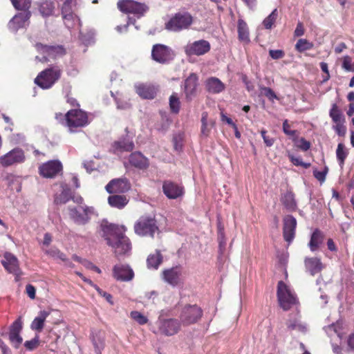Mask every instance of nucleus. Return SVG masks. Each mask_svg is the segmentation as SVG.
Returning <instances> with one entry per match:
<instances>
[{
	"instance_id": "obj_1",
	"label": "nucleus",
	"mask_w": 354,
	"mask_h": 354,
	"mask_svg": "<svg viewBox=\"0 0 354 354\" xmlns=\"http://www.w3.org/2000/svg\"><path fill=\"white\" fill-rule=\"evenodd\" d=\"M100 227L107 245L113 248L116 256L125 254L130 251L131 242L124 234V227H119L117 225L106 222L102 223Z\"/></svg>"
},
{
	"instance_id": "obj_2",
	"label": "nucleus",
	"mask_w": 354,
	"mask_h": 354,
	"mask_svg": "<svg viewBox=\"0 0 354 354\" xmlns=\"http://www.w3.org/2000/svg\"><path fill=\"white\" fill-rule=\"evenodd\" d=\"M133 229L138 236L151 238L154 237L155 233L159 230L155 216L150 214L140 216L136 221Z\"/></svg>"
},
{
	"instance_id": "obj_3",
	"label": "nucleus",
	"mask_w": 354,
	"mask_h": 354,
	"mask_svg": "<svg viewBox=\"0 0 354 354\" xmlns=\"http://www.w3.org/2000/svg\"><path fill=\"white\" fill-rule=\"evenodd\" d=\"M56 119L72 131L73 128L84 126L87 122L88 117L86 113L80 109H72L64 115L62 113L56 114Z\"/></svg>"
},
{
	"instance_id": "obj_4",
	"label": "nucleus",
	"mask_w": 354,
	"mask_h": 354,
	"mask_svg": "<svg viewBox=\"0 0 354 354\" xmlns=\"http://www.w3.org/2000/svg\"><path fill=\"white\" fill-rule=\"evenodd\" d=\"M277 296L279 306L285 311L299 302L296 294L283 281L277 283Z\"/></svg>"
},
{
	"instance_id": "obj_5",
	"label": "nucleus",
	"mask_w": 354,
	"mask_h": 354,
	"mask_svg": "<svg viewBox=\"0 0 354 354\" xmlns=\"http://www.w3.org/2000/svg\"><path fill=\"white\" fill-rule=\"evenodd\" d=\"M62 69L56 65L42 71L35 79V83L43 89L51 88L60 78Z\"/></svg>"
},
{
	"instance_id": "obj_6",
	"label": "nucleus",
	"mask_w": 354,
	"mask_h": 354,
	"mask_svg": "<svg viewBox=\"0 0 354 354\" xmlns=\"http://www.w3.org/2000/svg\"><path fill=\"white\" fill-rule=\"evenodd\" d=\"M203 315V309L196 304H186L179 313V322L184 326H190L198 322Z\"/></svg>"
},
{
	"instance_id": "obj_7",
	"label": "nucleus",
	"mask_w": 354,
	"mask_h": 354,
	"mask_svg": "<svg viewBox=\"0 0 354 354\" xmlns=\"http://www.w3.org/2000/svg\"><path fill=\"white\" fill-rule=\"evenodd\" d=\"M193 23V17L187 12L176 13L166 24L165 28L179 32L188 29Z\"/></svg>"
},
{
	"instance_id": "obj_8",
	"label": "nucleus",
	"mask_w": 354,
	"mask_h": 354,
	"mask_svg": "<svg viewBox=\"0 0 354 354\" xmlns=\"http://www.w3.org/2000/svg\"><path fill=\"white\" fill-rule=\"evenodd\" d=\"M35 48L39 53L43 54L42 57H35V59L41 62H46L48 61L49 57L54 59L64 55L66 53L62 46H47L43 45L41 43H37Z\"/></svg>"
},
{
	"instance_id": "obj_9",
	"label": "nucleus",
	"mask_w": 354,
	"mask_h": 354,
	"mask_svg": "<svg viewBox=\"0 0 354 354\" xmlns=\"http://www.w3.org/2000/svg\"><path fill=\"white\" fill-rule=\"evenodd\" d=\"M118 9L124 13H131L140 17L148 10V6L133 0H120L117 3Z\"/></svg>"
},
{
	"instance_id": "obj_10",
	"label": "nucleus",
	"mask_w": 354,
	"mask_h": 354,
	"mask_svg": "<svg viewBox=\"0 0 354 354\" xmlns=\"http://www.w3.org/2000/svg\"><path fill=\"white\" fill-rule=\"evenodd\" d=\"M329 115L335 124L333 129L337 134L339 136H344L346 133V127L344 125L346 122L345 117L336 104H332Z\"/></svg>"
},
{
	"instance_id": "obj_11",
	"label": "nucleus",
	"mask_w": 354,
	"mask_h": 354,
	"mask_svg": "<svg viewBox=\"0 0 354 354\" xmlns=\"http://www.w3.org/2000/svg\"><path fill=\"white\" fill-rule=\"evenodd\" d=\"M158 333L165 336H171L179 332L181 324L176 319H162L157 322Z\"/></svg>"
},
{
	"instance_id": "obj_12",
	"label": "nucleus",
	"mask_w": 354,
	"mask_h": 354,
	"mask_svg": "<svg viewBox=\"0 0 354 354\" xmlns=\"http://www.w3.org/2000/svg\"><path fill=\"white\" fill-rule=\"evenodd\" d=\"M25 160L26 156L24 150L19 147H16L0 157V164L2 167H7L22 163Z\"/></svg>"
},
{
	"instance_id": "obj_13",
	"label": "nucleus",
	"mask_w": 354,
	"mask_h": 354,
	"mask_svg": "<svg viewBox=\"0 0 354 354\" xmlns=\"http://www.w3.org/2000/svg\"><path fill=\"white\" fill-rule=\"evenodd\" d=\"M183 267L180 265L165 269L162 271L161 277L163 281L172 286H176L181 281Z\"/></svg>"
},
{
	"instance_id": "obj_14",
	"label": "nucleus",
	"mask_w": 354,
	"mask_h": 354,
	"mask_svg": "<svg viewBox=\"0 0 354 354\" xmlns=\"http://www.w3.org/2000/svg\"><path fill=\"white\" fill-rule=\"evenodd\" d=\"M210 49L209 42L205 39H201L188 44L185 48V52L188 56H201L208 53Z\"/></svg>"
},
{
	"instance_id": "obj_15",
	"label": "nucleus",
	"mask_w": 354,
	"mask_h": 354,
	"mask_svg": "<svg viewBox=\"0 0 354 354\" xmlns=\"http://www.w3.org/2000/svg\"><path fill=\"white\" fill-rule=\"evenodd\" d=\"M297 222L292 215H286L283 218V237L288 243H291L295 237Z\"/></svg>"
},
{
	"instance_id": "obj_16",
	"label": "nucleus",
	"mask_w": 354,
	"mask_h": 354,
	"mask_svg": "<svg viewBox=\"0 0 354 354\" xmlns=\"http://www.w3.org/2000/svg\"><path fill=\"white\" fill-rule=\"evenodd\" d=\"M109 194H124L131 189V183L126 178H114L105 187Z\"/></svg>"
},
{
	"instance_id": "obj_17",
	"label": "nucleus",
	"mask_w": 354,
	"mask_h": 354,
	"mask_svg": "<svg viewBox=\"0 0 354 354\" xmlns=\"http://www.w3.org/2000/svg\"><path fill=\"white\" fill-rule=\"evenodd\" d=\"M151 57L156 62L165 64L172 58L171 49L163 44H155L152 48Z\"/></svg>"
},
{
	"instance_id": "obj_18",
	"label": "nucleus",
	"mask_w": 354,
	"mask_h": 354,
	"mask_svg": "<svg viewBox=\"0 0 354 354\" xmlns=\"http://www.w3.org/2000/svg\"><path fill=\"white\" fill-rule=\"evenodd\" d=\"M162 192L169 199H176L184 195V187L171 180H165L162 183Z\"/></svg>"
},
{
	"instance_id": "obj_19",
	"label": "nucleus",
	"mask_w": 354,
	"mask_h": 354,
	"mask_svg": "<svg viewBox=\"0 0 354 354\" xmlns=\"http://www.w3.org/2000/svg\"><path fill=\"white\" fill-rule=\"evenodd\" d=\"M62 169V165L58 160H51L39 167V174L45 178H53Z\"/></svg>"
},
{
	"instance_id": "obj_20",
	"label": "nucleus",
	"mask_w": 354,
	"mask_h": 354,
	"mask_svg": "<svg viewBox=\"0 0 354 354\" xmlns=\"http://www.w3.org/2000/svg\"><path fill=\"white\" fill-rule=\"evenodd\" d=\"M21 330L22 322L21 320V317H19L10 326L9 332V339L12 346L16 348H19L23 341V339L20 335Z\"/></svg>"
},
{
	"instance_id": "obj_21",
	"label": "nucleus",
	"mask_w": 354,
	"mask_h": 354,
	"mask_svg": "<svg viewBox=\"0 0 354 354\" xmlns=\"http://www.w3.org/2000/svg\"><path fill=\"white\" fill-rule=\"evenodd\" d=\"M1 263L5 269L10 273H12L17 277L21 274L18 259L10 252H6L4 254Z\"/></svg>"
},
{
	"instance_id": "obj_22",
	"label": "nucleus",
	"mask_w": 354,
	"mask_h": 354,
	"mask_svg": "<svg viewBox=\"0 0 354 354\" xmlns=\"http://www.w3.org/2000/svg\"><path fill=\"white\" fill-rule=\"evenodd\" d=\"M31 15L30 11L20 12L15 15L8 23L9 28L12 31H17L19 28L26 26V22L28 21Z\"/></svg>"
},
{
	"instance_id": "obj_23",
	"label": "nucleus",
	"mask_w": 354,
	"mask_h": 354,
	"mask_svg": "<svg viewBox=\"0 0 354 354\" xmlns=\"http://www.w3.org/2000/svg\"><path fill=\"white\" fill-rule=\"evenodd\" d=\"M69 216L75 223L79 224H84L88 218L87 206L78 205L75 208H68Z\"/></svg>"
},
{
	"instance_id": "obj_24",
	"label": "nucleus",
	"mask_w": 354,
	"mask_h": 354,
	"mask_svg": "<svg viewBox=\"0 0 354 354\" xmlns=\"http://www.w3.org/2000/svg\"><path fill=\"white\" fill-rule=\"evenodd\" d=\"M113 277L119 281H129L134 276L133 271L128 266L117 265L113 270Z\"/></svg>"
},
{
	"instance_id": "obj_25",
	"label": "nucleus",
	"mask_w": 354,
	"mask_h": 354,
	"mask_svg": "<svg viewBox=\"0 0 354 354\" xmlns=\"http://www.w3.org/2000/svg\"><path fill=\"white\" fill-rule=\"evenodd\" d=\"M198 86V77L194 73H191L185 80V93L187 100H191L196 93Z\"/></svg>"
},
{
	"instance_id": "obj_26",
	"label": "nucleus",
	"mask_w": 354,
	"mask_h": 354,
	"mask_svg": "<svg viewBox=\"0 0 354 354\" xmlns=\"http://www.w3.org/2000/svg\"><path fill=\"white\" fill-rule=\"evenodd\" d=\"M129 162L132 167L142 170L147 169L149 165L148 158L139 151L131 153L129 158Z\"/></svg>"
},
{
	"instance_id": "obj_27",
	"label": "nucleus",
	"mask_w": 354,
	"mask_h": 354,
	"mask_svg": "<svg viewBox=\"0 0 354 354\" xmlns=\"http://www.w3.org/2000/svg\"><path fill=\"white\" fill-rule=\"evenodd\" d=\"M111 148L113 153L115 154L124 151L129 152L134 149V143L132 140L124 138L113 142Z\"/></svg>"
},
{
	"instance_id": "obj_28",
	"label": "nucleus",
	"mask_w": 354,
	"mask_h": 354,
	"mask_svg": "<svg viewBox=\"0 0 354 354\" xmlns=\"http://www.w3.org/2000/svg\"><path fill=\"white\" fill-rule=\"evenodd\" d=\"M75 6H61L62 15L65 26L68 28H72L77 21V19L74 14L73 7Z\"/></svg>"
},
{
	"instance_id": "obj_29",
	"label": "nucleus",
	"mask_w": 354,
	"mask_h": 354,
	"mask_svg": "<svg viewBox=\"0 0 354 354\" xmlns=\"http://www.w3.org/2000/svg\"><path fill=\"white\" fill-rule=\"evenodd\" d=\"M306 269L311 275L314 276L320 272L323 269V266L320 259L317 257H308L304 260Z\"/></svg>"
},
{
	"instance_id": "obj_30",
	"label": "nucleus",
	"mask_w": 354,
	"mask_h": 354,
	"mask_svg": "<svg viewBox=\"0 0 354 354\" xmlns=\"http://www.w3.org/2000/svg\"><path fill=\"white\" fill-rule=\"evenodd\" d=\"M108 197V203L112 207L119 209H123L129 203V199L125 195L111 194Z\"/></svg>"
},
{
	"instance_id": "obj_31",
	"label": "nucleus",
	"mask_w": 354,
	"mask_h": 354,
	"mask_svg": "<svg viewBox=\"0 0 354 354\" xmlns=\"http://www.w3.org/2000/svg\"><path fill=\"white\" fill-rule=\"evenodd\" d=\"M208 113L207 111H204L201 114V133L203 136L208 137L211 133L212 129L215 125V121L212 119L208 118Z\"/></svg>"
},
{
	"instance_id": "obj_32",
	"label": "nucleus",
	"mask_w": 354,
	"mask_h": 354,
	"mask_svg": "<svg viewBox=\"0 0 354 354\" xmlns=\"http://www.w3.org/2000/svg\"><path fill=\"white\" fill-rule=\"evenodd\" d=\"M136 93L144 99H153L156 95V88L152 85L141 84L136 87Z\"/></svg>"
},
{
	"instance_id": "obj_33",
	"label": "nucleus",
	"mask_w": 354,
	"mask_h": 354,
	"mask_svg": "<svg viewBox=\"0 0 354 354\" xmlns=\"http://www.w3.org/2000/svg\"><path fill=\"white\" fill-rule=\"evenodd\" d=\"M281 202L289 212H295L297 208L295 194L291 191H288L281 196Z\"/></svg>"
},
{
	"instance_id": "obj_34",
	"label": "nucleus",
	"mask_w": 354,
	"mask_h": 354,
	"mask_svg": "<svg viewBox=\"0 0 354 354\" xmlns=\"http://www.w3.org/2000/svg\"><path fill=\"white\" fill-rule=\"evenodd\" d=\"M205 87L209 93H219L225 89L224 84L217 77H210L206 80Z\"/></svg>"
},
{
	"instance_id": "obj_35",
	"label": "nucleus",
	"mask_w": 354,
	"mask_h": 354,
	"mask_svg": "<svg viewBox=\"0 0 354 354\" xmlns=\"http://www.w3.org/2000/svg\"><path fill=\"white\" fill-rule=\"evenodd\" d=\"M61 188V193L55 198L54 202L57 205L65 204L72 198L71 189L66 183H62Z\"/></svg>"
},
{
	"instance_id": "obj_36",
	"label": "nucleus",
	"mask_w": 354,
	"mask_h": 354,
	"mask_svg": "<svg viewBox=\"0 0 354 354\" xmlns=\"http://www.w3.org/2000/svg\"><path fill=\"white\" fill-rule=\"evenodd\" d=\"M324 234L319 229H315L310 236L308 247L312 252L317 250L319 246L323 243Z\"/></svg>"
},
{
	"instance_id": "obj_37",
	"label": "nucleus",
	"mask_w": 354,
	"mask_h": 354,
	"mask_svg": "<svg viewBox=\"0 0 354 354\" xmlns=\"http://www.w3.org/2000/svg\"><path fill=\"white\" fill-rule=\"evenodd\" d=\"M49 315L50 311L41 310L32 322L30 328L39 333L41 332L44 326V322Z\"/></svg>"
},
{
	"instance_id": "obj_38",
	"label": "nucleus",
	"mask_w": 354,
	"mask_h": 354,
	"mask_svg": "<svg viewBox=\"0 0 354 354\" xmlns=\"http://www.w3.org/2000/svg\"><path fill=\"white\" fill-rule=\"evenodd\" d=\"M237 31L239 40L244 44L250 41L248 26L245 21L239 19L237 22Z\"/></svg>"
},
{
	"instance_id": "obj_39",
	"label": "nucleus",
	"mask_w": 354,
	"mask_h": 354,
	"mask_svg": "<svg viewBox=\"0 0 354 354\" xmlns=\"http://www.w3.org/2000/svg\"><path fill=\"white\" fill-rule=\"evenodd\" d=\"M162 255L160 250H156L154 254L149 255L147 259V267L149 268L158 269L162 262Z\"/></svg>"
},
{
	"instance_id": "obj_40",
	"label": "nucleus",
	"mask_w": 354,
	"mask_h": 354,
	"mask_svg": "<svg viewBox=\"0 0 354 354\" xmlns=\"http://www.w3.org/2000/svg\"><path fill=\"white\" fill-rule=\"evenodd\" d=\"M348 156V151L343 143H339L336 150V156L339 166L342 168Z\"/></svg>"
},
{
	"instance_id": "obj_41",
	"label": "nucleus",
	"mask_w": 354,
	"mask_h": 354,
	"mask_svg": "<svg viewBox=\"0 0 354 354\" xmlns=\"http://www.w3.org/2000/svg\"><path fill=\"white\" fill-rule=\"evenodd\" d=\"M46 253L47 254L50 255V257H53L54 259H60L62 261L66 262V264L68 266H69V267L72 266V263L67 260V259L66 258V255L63 252L59 251L58 249L50 248V249L46 250Z\"/></svg>"
},
{
	"instance_id": "obj_42",
	"label": "nucleus",
	"mask_w": 354,
	"mask_h": 354,
	"mask_svg": "<svg viewBox=\"0 0 354 354\" xmlns=\"http://www.w3.org/2000/svg\"><path fill=\"white\" fill-rule=\"evenodd\" d=\"M169 108L172 113L178 114L180 109V102L177 93H174L169 97Z\"/></svg>"
},
{
	"instance_id": "obj_43",
	"label": "nucleus",
	"mask_w": 354,
	"mask_h": 354,
	"mask_svg": "<svg viewBox=\"0 0 354 354\" xmlns=\"http://www.w3.org/2000/svg\"><path fill=\"white\" fill-rule=\"evenodd\" d=\"M283 131L286 135L290 137L294 143L297 142V138H298L299 133L297 130H292L291 126L288 123V120H285L283 122Z\"/></svg>"
},
{
	"instance_id": "obj_44",
	"label": "nucleus",
	"mask_w": 354,
	"mask_h": 354,
	"mask_svg": "<svg viewBox=\"0 0 354 354\" xmlns=\"http://www.w3.org/2000/svg\"><path fill=\"white\" fill-rule=\"evenodd\" d=\"M278 17L277 9L275 8L266 18L263 21V25L266 29H271L274 24Z\"/></svg>"
},
{
	"instance_id": "obj_45",
	"label": "nucleus",
	"mask_w": 354,
	"mask_h": 354,
	"mask_svg": "<svg viewBox=\"0 0 354 354\" xmlns=\"http://www.w3.org/2000/svg\"><path fill=\"white\" fill-rule=\"evenodd\" d=\"M54 8L55 7L53 1H46L40 5L39 10L43 16L47 17L53 14Z\"/></svg>"
},
{
	"instance_id": "obj_46",
	"label": "nucleus",
	"mask_w": 354,
	"mask_h": 354,
	"mask_svg": "<svg viewBox=\"0 0 354 354\" xmlns=\"http://www.w3.org/2000/svg\"><path fill=\"white\" fill-rule=\"evenodd\" d=\"M313 44L306 39H299L295 44V49L303 53L306 50H310L313 48Z\"/></svg>"
},
{
	"instance_id": "obj_47",
	"label": "nucleus",
	"mask_w": 354,
	"mask_h": 354,
	"mask_svg": "<svg viewBox=\"0 0 354 354\" xmlns=\"http://www.w3.org/2000/svg\"><path fill=\"white\" fill-rule=\"evenodd\" d=\"M15 9L23 10L25 12L29 11L31 5V0H10Z\"/></svg>"
},
{
	"instance_id": "obj_48",
	"label": "nucleus",
	"mask_w": 354,
	"mask_h": 354,
	"mask_svg": "<svg viewBox=\"0 0 354 354\" xmlns=\"http://www.w3.org/2000/svg\"><path fill=\"white\" fill-rule=\"evenodd\" d=\"M131 317L140 325H144L148 322L147 317L143 315L141 313L136 310L131 312Z\"/></svg>"
},
{
	"instance_id": "obj_49",
	"label": "nucleus",
	"mask_w": 354,
	"mask_h": 354,
	"mask_svg": "<svg viewBox=\"0 0 354 354\" xmlns=\"http://www.w3.org/2000/svg\"><path fill=\"white\" fill-rule=\"evenodd\" d=\"M328 171V168L327 166L324 167V169L323 171H318L317 169L313 170V176L314 177L319 181L321 183H324L326 180V174Z\"/></svg>"
},
{
	"instance_id": "obj_50",
	"label": "nucleus",
	"mask_w": 354,
	"mask_h": 354,
	"mask_svg": "<svg viewBox=\"0 0 354 354\" xmlns=\"http://www.w3.org/2000/svg\"><path fill=\"white\" fill-rule=\"evenodd\" d=\"M39 345V336L36 335L32 339L29 341H26L24 343V346L28 351H33L37 348Z\"/></svg>"
},
{
	"instance_id": "obj_51",
	"label": "nucleus",
	"mask_w": 354,
	"mask_h": 354,
	"mask_svg": "<svg viewBox=\"0 0 354 354\" xmlns=\"http://www.w3.org/2000/svg\"><path fill=\"white\" fill-rule=\"evenodd\" d=\"M297 148L299 149L306 151L310 148V142L308 140H306L304 138H301L299 140H298V138H297V142L295 143Z\"/></svg>"
},
{
	"instance_id": "obj_52",
	"label": "nucleus",
	"mask_w": 354,
	"mask_h": 354,
	"mask_svg": "<svg viewBox=\"0 0 354 354\" xmlns=\"http://www.w3.org/2000/svg\"><path fill=\"white\" fill-rule=\"evenodd\" d=\"M90 286H93L95 290L97 291L98 294L100 295V296H102L104 297L106 300L111 304H113V302L112 301V296L111 294L108 293V292H106L104 291H103L102 290H101L99 287H97L96 285L93 284L92 283V281L90 280Z\"/></svg>"
},
{
	"instance_id": "obj_53",
	"label": "nucleus",
	"mask_w": 354,
	"mask_h": 354,
	"mask_svg": "<svg viewBox=\"0 0 354 354\" xmlns=\"http://www.w3.org/2000/svg\"><path fill=\"white\" fill-rule=\"evenodd\" d=\"M352 59L350 56L346 55L343 58L342 68L348 71H354V66L351 65Z\"/></svg>"
},
{
	"instance_id": "obj_54",
	"label": "nucleus",
	"mask_w": 354,
	"mask_h": 354,
	"mask_svg": "<svg viewBox=\"0 0 354 354\" xmlns=\"http://www.w3.org/2000/svg\"><path fill=\"white\" fill-rule=\"evenodd\" d=\"M266 133H267L266 130L262 129L261 131V134L262 138L263 139L264 143L266 144V145L267 147H271L274 143V139L267 136Z\"/></svg>"
},
{
	"instance_id": "obj_55",
	"label": "nucleus",
	"mask_w": 354,
	"mask_h": 354,
	"mask_svg": "<svg viewBox=\"0 0 354 354\" xmlns=\"http://www.w3.org/2000/svg\"><path fill=\"white\" fill-rule=\"evenodd\" d=\"M269 55L273 59H279L285 56V53L282 50H270Z\"/></svg>"
},
{
	"instance_id": "obj_56",
	"label": "nucleus",
	"mask_w": 354,
	"mask_h": 354,
	"mask_svg": "<svg viewBox=\"0 0 354 354\" xmlns=\"http://www.w3.org/2000/svg\"><path fill=\"white\" fill-rule=\"evenodd\" d=\"M305 30L301 22H298L295 30L294 35L295 37H301L304 35Z\"/></svg>"
},
{
	"instance_id": "obj_57",
	"label": "nucleus",
	"mask_w": 354,
	"mask_h": 354,
	"mask_svg": "<svg viewBox=\"0 0 354 354\" xmlns=\"http://www.w3.org/2000/svg\"><path fill=\"white\" fill-rule=\"evenodd\" d=\"M218 243H219V252L221 254H223L225 250L226 246V241L223 234H221L218 237Z\"/></svg>"
},
{
	"instance_id": "obj_58",
	"label": "nucleus",
	"mask_w": 354,
	"mask_h": 354,
	"mask_svg": "<svg viewBox=\"0 0 354 354\" xmlns=\"http://www.w3.org/2000/svg\"><path fill=\"white\" fill-rule=\"evenodd\" d=\"M263 90L264 91V95L269 99L272 100L273 99L277 98V95L273 90L269 87H263Z\"/></svg>"
},
{
	"instance_id": "obj_59",
	"label": "nucleus",
	"mask_w": 354,
	"mask_h": 354,
	"mask_svg": "<svg viewBox=\"0 0 354 354\" xmlns=\"http://www.w3.org/2000/svg\"><path fill=\"white\" fill-rule=\"evenodd\" d=\"M26 292L28 297L31 299H34L35 297V288L31 284H28L26 287Z\"/></svg>"
},
{
	"instance_id": "obj_60",
	"label": "nucleus",
	"mask_w": 354,
	"mask_h": 354,
	"mask_svg": "<svg viewBox=\"0 0 354 354\" xmlns=\"http://www.w3.org/2000/svg\"><path fill=\"white\" fill-rule=\"evenodd\" d=\"M288 157L291 162L295 166H301L302 160L299 158H295L292 153H288Z\"/></svg>"
},
{
	"instance_id": "obj_61",
	"label": "nucleus",
	"mask_w": 354,
	"mask_h": 354,
	"mask_svg": "<svg viewBox=\"0 0 354 354\" xmlns=\"http://www.w3.org/2000/svg\"><path fill=\"white\" fill-rule=\"evenodd\" d=\"M221 120L222 122H226L231 127H232L233 125L235 124V123L232 121V120L230 118L225 115L223 112L221 113Z\"/></svg>"
},
{
	"instance_id": "obj_62",
	"label": "nucleus",
	"mask_w": 354,
	"mask_h": 354,
	"mask_svg": "<svg viewBox=\"0 0 354 354\" xmlns=\"http://www.w3.org/2000/svg\"><path fill=\"white\" fill-rule=\"evenodd\" d=\"M320 68L322 71L327 75L326 77L324 80V81L328 80L330 77L328 64L326 62H321Z\"/></svg>"
},
{
	"instance_id": "obj_63",
	"label": "nucleus",
	"mask_w": 354,
	"mask_h": 354,
	"mask_svg": "<svg viewBox=\"0 0 354 354\" xmlns=\"http://www.w3.org/2000/svg\"><path fill=\"white\" fill-rule=\"evenodd\" d=\"M286 326L290 330H295L298 326V322L296 319L289 320L286 322Z\"/></svg>"
},
{
	"instance_id": "obj_64",
	"label": "nucleus",
	"mask_w": 354,
	"mask_h": 354,
	"mask_svg": "<svg viewBox=\"0 0 354 354\" xmlns=\"http://www.w3.org/2000/svg\"><path fill=\"white\" fill-rule=\"evenodd\" d=\"M347 344L351 350L354 351V333L348 335Z\"/></svg>"
}]
</instances>
